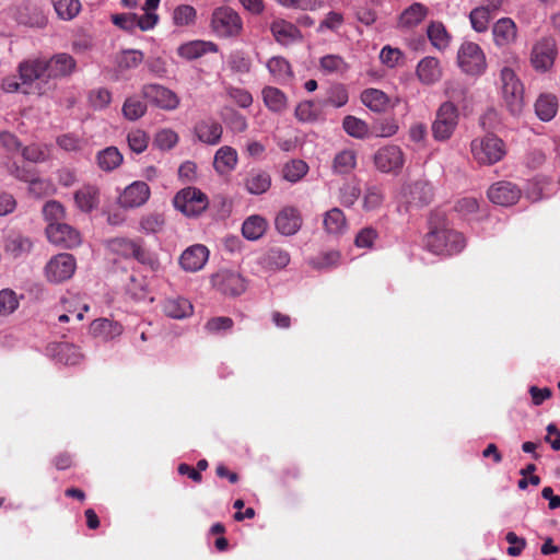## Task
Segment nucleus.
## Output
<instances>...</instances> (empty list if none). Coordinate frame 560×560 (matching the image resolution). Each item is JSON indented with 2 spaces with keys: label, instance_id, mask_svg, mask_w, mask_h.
<instances>
[{
  "label": "nucleus",
  "instance_id": "1",
  "mask_svg": "<svg viewBox=\"0 0 560 560\" xmlns=\"http://www.w3.org/2000/svg\"><path fill=\"white\" fill-rule=\"evenodd\" d=\"M425 247L438 255H452L462 252L466 246L464 235L452 229L450 223L435 214L430 219V231L425 235Z\"/></svg>",
  "mask_w": 560,
  "mask_h": 560
},
{
  "label": "nucleus",
  "instance_id": "2",
  "mask_svg": "<svg viewBox=\"0 0 560 560\" xmlns=\"http://www.w3.org/2000/svg\"><path fill=\"white\" fill-rule=\"evenodd\" d=\"M446 93L450 100L440 105L431 126L432 136L436 141H446L453 136L459 119L456 103L460 102L465 95V90L452 89L447 90Z\"/></svg>",
  "mask_w": 560,
  "mask_h": 560
},
{
  "label": "nucleus",
  "instance_id": "3",
  "mask_svg": "<svg viewBox=\"0 0 560 560\" xmlns=\"http://www.w3.org/2000/svg\"><path fill=\"white\" fill-rule=\"evenodd\" d=\"M109 248L113 253L124 258L136 259L153 271L160 268L158 256L144 246V242L141 238L116 237L109 241Z\"/></svg>",
  "mask_w": 560,
  "mask_h": 560
},
{
  "label": "nucleus",
  "instance_id": "4",
  "mask_svg": "<svg viewBox=\"0 0 560 560\" xmlns=\"http://www.w3.org/2000/svg\"><path fill=\"white\" fill-rule=\"evenodd\" d=\"M470 151L475 161L481 165L495 164L506 153L504 142L492 133L474 139L470 143Z\"/></svg>",
  "mask_w": 560,
  "mask_h": 560
},
{
  "label": "nucleus",
  "instance_id": "5",
  "mask_svg": "<svg viewBox=\"0 0 560 560\" xmlns=\"http://www.w3.org/2000/svg\"><path fill=\"white\" fill-rule=\"evenodd\" d=\"M501 93L511 114L521 113L524 105V88L515 71L505 66L500 71Z\"/></svg>",
  "mask_w": 560,
  "mask_h": 560
},
{
  "label": "nucleus",
  "instance_id": "6",
  "mask_svg": "<svg viewBox=\"0 0 560 560\" xmlns=\"http://www.w3.org/2000/svg\"><path fill=\"white\" fill-rule=\"evenodd\" d=\"M457 65L468 75H481L487 69L486 55L477 43L465 40L457 50Z\"/></svg>",
  "mask_w": 560,
  "mask_h": 560
},
{
  "label": "nucleus",
  "instance_id": "7",
  "mask_svg": "<svg viewBox=\"0 0 560 560\" xmlns=\"http://www.w3.org/2000/svg\"><path fill=\"white\" fill-rule=\"evenodd\" d=\"M558 56L556 39L552 36H542L537 39L529 52V63L535 71L546 73L550 71Z\"/></svg>",
  "mask_w": 560,
  "mask_h": 560
},
{
  "label": "nucleus",
  "instance_id": "8",
  "mask_svg": "<svg viewBox=\"0 0 560 560\" xmlns=\"http://www.w3.org/2000/svg\"><path fill=\"white\" fill-rule=\"evenodd\" d=\"M213 33L219 37H236L243 30L240 14L229 7L217 8L210 22Z\"/></svg>",
  "mask_w": 560,
  "mask_h": 560
},
{
  "label": "nucleus",
  "instance_id": "9",
  "mask_svg": "<svg viewBox=\"0 0 560 560\" xmlns=\"http://www.w3.org/2000/svg\"><path fill=\"white\" fill-rule=\"evenodd\" d=\"M173 205L186 217H198L208 208L209 201L199 188L186 187L175 195Z\"/></svg>",
  "mask_w": 560,
  "mask_h": 560
},
{
  "label": "nucleus",
  "instance_id": "10",
  "mask_svg": "<svg viewBox=\"0 0 560 560\" xmlns=\"http://www.w3.org/2000/svg\"><path fill=\"white\" fill-rule=\"evenodd\" d=\"M77 268L75 258L68 253L58 254L50 258L45 266V275L48 281L60 283L69 280Z\"/></svg>",
  "mask_w": 560,
  "mask_h": 560
},
{
  "label": "nucleus",
  "instance_id": "11",
  "mask_svg": "<svg viewBox=\"0 0 560 560\" xmlns=\"http://www.w3.org/2000/svg\"><path fill=\"white\" fill-rule=\"evenodd\" d=\"M151 197V189L145 182L136 180L126 186L117 198V203L125 210L144 206Z\"/></svg>",
  "mask_w": 560,
  "mask_h": 560
},
{
  "label": "nucleus",
  "instance_id": "12",
  "mask_svg": "<svg viewBox=\"0 0 560 560\" xmlns=\"http://www.w3.org/2000/svg\"><path fill=\"white\" fill-rule=\"evenodd\" d=\"M405 163L402 150L395 144L385 145L374 154L375 167L382 173H397Z\"/></svg>",
  "mask_w": 560,
  "mask_h": 560
},
{
  "label": "nucleus",
  "instance_id": "13",
  "mask_svg": "<svg viewBox=\"0 0 560 560\" xmlns=\"http://www.w3.org/2000/svg\"><path fill=\"white\" fill-rule=\"evenodd\" d=\"M46 235L50 243L63 248H74L82 242L79 231L65 222L48 224Z\"/></svg>",
  "mask_w": 560,
  "mask_h": 560
},
{
  "label": "nucleus",
  "instance_id": "14",
  "mask_svg": "<svg viewBox=\"0 0 560 560\" xmlns=\"http://www.w3.org/2000/svg\"><path fill=\"white\" fill-rule=\"evenodd\" d=\"M141 94L150 103L165 110H173L179 105L178 96L170 89L160 84L144 85Z\"/></svg>",
  "mask_w": 560,
  "mask_h": 560
},
{
  "label": "nucleus",
  "instance_id": "15",
  "mask_svg": "<svg viewBox=\"0 0 560 560\" xmlns=\"http://www.w3.org/2000/svg\"><path fill=\"white\" fill-rule=\"evenodd\" d=\"M18 72L22 85L30 90L35 81L47 79L46 59L34 58L23 60L19 63Z\"/></svg>",
  "mask_w": 560,
  "mask_h": 560
},
{
  "label": "nucleus",
  "instance_id": "16",
  "mask_svg": "<svg viewBox=\"0 0 560 560\" xmlns=\"http://www.w3.org/2000/svg\"><path fill=\"white\" fill-rule=\"evenodd\" d=\"M521 189L511 182H498L488 189V198L491 202L510 207L515 205L521 198Z\"/></svg>",
  "mask_w": 560,
  "mask_h": 560
},
{
  "label": "nucleus",
  "instance_id": "17",
  "mask_svg": "<svg viewBox=\"0 0 560 560\" xmlns=\"http://www.w3.org/2000/svg\"><path fill=\"white\" fill-rule=\"evenodd\" d=\"M212 283L221 293L232 296L242 294L246 289L245 280L241 275L229 270L215 273L212 277Z\"/></svg>",
  "mask_w": 560,
  "mask_h": 560
},
{
  "label": "nucleus",
  "instance_id": "18",
  "mask_svg": "<svg viewBox=\"0 0 560 560\" xmlns=\"http://www.w3.org/2000/svg\"><path fill=\"white\" fill-rule=\"evenodd\" d=\"M302 215L294 207H284L279 211L275 219V226L277 231L285 236H291L298 233L302 226Z\"/></svg>",
  "mask_w": 560,
  "mask_h": 560
},
{
  "label": "nucleus",
  "instance_id": "19",
  "mask_svg": "<svg viewBox=\"0 0 560 560\" xmlns=\"http://www.w3.org/2000/svg\"><path fill=\"white\" fill-rule=\"evenodd\" d=\"M46 350L51 359L65 365L79 364L83 359L79 348L69 342H54L48 345Z\"/></svg>",
  "mask_w": 560,
  "mask_h": 560
},
{
  "label": "nucleus",
  "instance_id": "20",
  "mask_svg": "<svg viewBox=\"0 0 560 560\" xmlns=\"http://www.w3.org/2000/svg\"><path fill=\"white\" fill-rule=\"evenodd\" d=\"M493 43L499 48L513 45L517 39V26L511 18H501L492 25Z\"/></svg>",
  "mask_w": 560,
  "mask_h": 560
},
{
  "label": "nucleus",
  "instance_id": "21",
  "mask_svg": "<svg viewBox=\"0 0 560 560\" xmlns=\"http://www.w3.org/2000/svg\"><path fill=\"white\" fill-rule=\"evenodd\" d=\"M405 197L411 206H427L433 199V187L428 180H416L405 188Z\"/></svg>",
  "mask_w": 560,
  "mask_h": 560
},
{
  "label": "nucleus",
  "instance_id": "22",
  "mask_svg": "<svg viewBox=\"0 0 560 560\" xmlns=\"http://www.w3.org/2000/svg\"><path fill=\"white\" fill-rule=\"evenodd\" d=\"M416 75L424 85H433L438 83L443 75V70L439 59L432 56L422 58L417 65Z\"/></svg>",
  "mask_w": 560,
  "mask_h": 560
},
{
  "label": "nucleus",
  "instance_id": "23",
  "mask_svg": "<svg viewBox=\"0 0 560 560\" xmlns=\"http://www.w3.org/2000/svg\"><path fill=\"white\" fill-rule=\"evenodd\" d=\"M47 79H57L70 75L77 67V62L72 56L66 52L54 55L46 60Z\"/></svg>",
  "mask_w": 560,
  "mask_h": 560
},
{
  "label": "nucleus",
  "instance_id": "24",
  "mask_svg": "<svg viewBox=\"0 0 560 560\" xmlns=\"http://www.w3.org/2000/svg\"><path fill=\"white\" fill-rule=\"evenodd\" d=\"M197 139L208 145H215L221 141L223 129L214 119H202L194 127Z\"/></svg>",
  "mask_w": 560,
  "mask_h": 560
},
{
  "label": "nucleus",
  "instance_id": "25",
  "mask_svg": "<svg viewBox=\"0 0 560 560\" xmlns=\"http://www.w3.org/2000/svg\"><path fill=\"white\" fill-rule=\"evenodd\" d=\"M209 252L203 245L188 247L182 254L179 264L184 270L195 272L200 270L208 260Z\"/></svg>",
  "mask_w": 560,
  "mask_h": 560
},
{
  "label": "nucleus",
  "instance_id": "26",
  "mask_svg": "<svg viewBox=\"0 0 560 560\" xmlns=\"http://www.w3.org/2000/svg\"><path fill=\"white\" fill-rule=\"evenodd\" d=\"M217 51H218L217 44H214L213 42L199 40V39L185 43L177 48V54L186 60H194V59L202 57L207 52H217Z\"/></svg>",
  "mask_w": 560,
  "mask_h": 560
},
{
  "label": "nucleus",
  "instance_id": "27",
  "mask_svg": "<svg viewBox=\"0 0 560 560\" xmlns=\"http://www.w3.org/2000/svg\"><path fill=\"white\" fill-rule=\"evenodd\" d=\"M74 203L82 212H91L100 202V190L94 185H84L74 192Z\"/></svg>",
  "mask_w": 560,
  "mask_h": 560
},
{
  "label": "nucleus",
  "instance_id": "28",
  "mask_svg": "<svg viewBox=\"0 0 560 560\" xmlns=\"http://www.w3.org/2000/svg\"><path fill=\"white\" fill-rule=\"evenodd\" d=\"M4 252L13 259L26 256L33 249V242L30 237L22 234H12L4 241Z\"/></svg>",
  "mask_w": 560,
  "mask_h": 560
},
{
  "label": "nucleus",
  "instance_id": "29",
  "mask_svg": "<svg viewBox=\"0 0 560 560\" xmlns=\"http://www.w3.org/2000/svg\"><path fill=\"white\" fill-rule=\"evenodd\" d=\"M237 164V152L229 145L221 147L214 154L213 167L220 175L231 173Z\"/></svg>",
  "mask_w": 560,
  "mask_h": 560
},
{
  "label": "nucleus",
  "instance_id": "30",
  "mask_svg": "<svg viewBox=\"0 0 560 560\" xmlns=\"http://www.w3.org/2000/svg\"><path fill=\"white\" fill-rule=\"evenodd\" d=\"M270 30L275 39L282 45H289L301 38L300 30L284 20L273 21Z\"/></svg>",
  "mask_w": 560,
  "mask_h": 560
},
{
  "label": "nucleus",
  "instance_id": "31",
  "mask_svg": "<svg viewBox=\"0 0 560 560\" xmlns=\"http://www.w3.org/2000/svg\"><path fill=\"white\" fill-rule=\"evenodd\" d=\"M428 13L429 9L424 4L415 2L400 14L399 26L412 28L419 25L427 18Z\"/></svg>",
  "mask_w": 560,
  "mask_h": 560
},
{
  "label": "nucleus",
  "instance_id": "32",
  "mask_svg": "<svg viewBox=\"0 0 560 560\" xmlns=\"http://www.w3.org/2000/svg\"><path fill=\"white\" fill-rule=\"evenodd\" d=\"M91 332L93 336L102 338L104 340L114 339L121 335L122 326L107 318H98L92 322Z\"/></svg>",
  "mask_w": 560,
  "mask_h": 560
},
{
  "label": "nucleus",
  "instance_id": "33",
  "mask_svg": "<svg viewBox=\"0 0 560 560\" xmlns=\"http://www.w3.org/2000/svg\"><path fill=\"white\" fill-rule=\"evenodd\" d=\"M362 103L375 113H384L389 106V97L378 89H366L361 93Z\"/></svg>",
  "mask_w": 560,
  "mask_h": 560
},
{
  "label": "nucleus",
  "instance_id": "34",
  "mask_svg": "<svg viewBox=\"0 0 560 560\" xmlns=\"http://www.w3.org/2000/svg\"><path fill=\"white\" fill-rule=\"evenodd\" d=\"M191 303L184 298H170L163 304L166 316L182 319L192 314Z\"/></svg>",
  "mask_w": 560,
  "mask_h": 560
},
{
  "label": "nucleus",
  "instance_id": "35",
  "mask_svg": "<svg viewBox=\"0 0 560 560\" xmlns=\"http://www.w3.org/2000/svg\"><path fill=\"white\" fill-rule=\"evenodd\" d=\"M357 166V152L345 149L338 152L332 160V172L339 175L350 174Z\"/></svg>",
  "mask_w": 560,
  "mask_h": 560
},
{
  "label": "nucleus",
  "instance_id": "36",
  "mask_svg": "<svg viewBox=\"0 0 560 560\" xmlns=\"http://www.w3.org/2000/svg\"><path fill=\"white\" fill-rule=\"evenodd\" d=\"M323 102L304 101L295 108V117L301 122H315L322 118Z\"/></svg>",
  "mask_w": 560,
  "mask_h": 560
},
{
  "label": "nucleus",
  "instance_id": "37",
  "mask_svg": "<svg viewBox=\"0 0 560 560\" xmlns=\"http://www.w3.org/2000/svg\"><path fill=\"white\" fill-rule=\"evenodd\" d=\"M267 226L265 218L258 214L250 215L243 222L242 234L248 241H257L266 233Z\"/></svg>",
  "mask_w": 560,
  "mask_h": 560
},
{
  "label": "nucleus",
  "instance_id": "38",
  "mask_svg": "<svg viewBox=\"0 0 560 560\" xmlns=\"http://www.w3.org/2000/svg\"><path fill=\"white\" fill-rule=\"evenodd\" d=\"M262 100L266 107L275 113L283 112L288 106V98L285 94L275 86H266L262 92Z\"/></svg>",
  "mask_w": 560,
  "mask_h": 560
},
{
  "label": "nucleus",
  "instance_id": "39",
  "mask_svg": "<svg viewBox=\"0 0 560 560\" xmlns=\"http://www.w3.org/2000/svg\"><path fill=\"white\" fill-rule=\"evenodd\" d=\"M271 185V178L268 173L264 171H252L248 173L245 187L252 195H261L266 192Z\"/></svg>",
  "mask_w": 560,
  "mask_h": 560
},
{
  "label": "nucleus",
  "instance_id": "40",
  "mask_svg": "<svg viewBox=\"0 0 560 560\" xmlns=\"http://www.w3.org/2000/svg\"><path fill=\"white\" fill-rule=\"evenodd\" d=\"M427 34L432 46L440 51L445 50L451 44V35L441 22H432L428 26Z\"/></svg>",
  "mask_w": 560,
  "mask_h": 560
},
{
  "label": "nucleus",
  "instance_id": "41",
  "mask_svg": "<svg viewBox=\"0 0 560 560\" xmlns=\"http://www.w3.org/2000/svg\"><path fill=\"white\" fill-rule=\"evenodd\" d=\"M558 110V100L553 94H541L535 103V112L539 119L551 120Z\"/></svg>",
  "mask_w": 560,
  "mask_h": 560
},
{
  "label": "nucleus",
  "instance_id": "42",
  "mask_svg": "<svg viewBox=\"0 0 560 560\" xmlns=\"http://www.w3.org/2000/svg\"><path fill=\"white\" fill-rule=\"evenodd\" d=\"M97 165L105 172H112L122 163V154L116 147H108L97 153Z\"/></svg>",
  "mask_w": 560,
  "mask_h": 560
},
{
  "label": "nucleus",
  "instance_id": "43",
  "mask_svg": "<svg viewBox=\"0 0 560 560\" xmlns=\"http://www.w3.org/2000/svg\"><path fill=\"white\" fill-rule=\"evenodd\" d=\"M343 130L352 138L365 139L371 136L369 125L354 116L348 115L342 120Z\"/></svg>",
  "mask_w": 560,
  "mask_h": 560
},
{
  "label": "nucleus",
  "instance_id": "44",
  "mask_svg": "<svg viewBox=\"0 0 560 560\" xmlns=\"http://www.w3.org/2000/svg\"><path fill=\"white\" fill-rule=\"evenodd\" d=\"M324 228L328 233L341 234L347 229V221L339 208H332L324 215Z\"/></svg>",
  "mask_w": 560,
  "mask_h": 560
},
{
  "label": "nucleus",
  "instance_id": "45",
  "mask_svg": "<svg viewBox=\"0 0 560 560\" xmlns=\"http://www.w3.org/2000/svg\"><path fill=\"white\" fill-rule=\"evenodd\" d=\"M165 225L164 214L160 212H149L141 215L139 220V231L144 234L160 233Z\"/></svg>",
  "mask_w": 560,
  "mask_h": 560
},
{
  "label": "nucleus",
  "instance_id": "46",
  "mask_svg": "<svg viewBox=\"0 0 560 560\" xmlns=\"http://www.w3.org/2000/svg\"><path fill=\"white\" fill-rule=\"evenodd\" d=\"M21 154L25 161L31 163H44L50 158V147L43 143H31L21 149Z\"/></svg>",
  "mask_w": 560,
  "mask_h": 560
},
{
  "label": "nucleus",
  "instance_id": "47",
  "mask_svg": "<svg viewBox=\"0 0 560 560\" xmlns=\"http://www.w3.org/2000/svg\"><path fill=\"white\" fill-rule=\"evenodd\" d=\"M290 262V255L281 248H270L262 257V265L269 269H282Z\"/></svg>",
  "mask_w": 560,
  "mask_h": 560
},
{
  "label": "nucleus",
  "instance_id": "48",
  "mask_svg": "<svg viewBox=\"0 0 560 560\" xmlns=\"http://www.w3.org/2000/svg\"><path fill=\"white\" fill-rule=\"evenodd\" d=\"M384 201V190L378 185H368L363 196V208L366 211L378 209Z\"/></svg>",
  "mask_w": 560,
  "mask_h": 560
},
{
  "label": "nucleus",
  "instance_id": "49",
  "mask_svg": "<svg viewBox=\"0 0 560 560\" xmlns=\"http://www.w3.org/2000/svg\"><path fill=\"white\" fill-rule=\"evenodd\" d=\"M51 2L57 15L65 21L72 20L81 10L79 0H51Z\"/></svg>",
  "mask_w": 560,
  "mask_h": 560
},
{
  "label": "nucleus",
  "instance_id": "50",
  "mask_svg": "<svg viewBox=\"0 0 560 560\" xmlns=\"http://www.w3.org/2000/svg\"><path fill=\"white\" fill-rule=\"evenodd\" d=\"M27 184L28 192L36 198L50 196L56 191L55 185L50 179L42 178L37 176V174H35Z\"/></svg>",
  "mask_w": 560,
  "mask_h": 560
},
{
  "label": "nucleus",
  "instance_id": "51",
  "mask_svg": "<svg viewBox=\"0 0 560 560\" xmlns=\"http://www.w3.org/2000/svg\"><path fill=\"white\" fill-rule=\"evenodd\" d=\"M121 110L126 119L135 121L145 114L147 105L138 97L130 96L124 102Z\"/></svg>",
  "mask_w": 560,
  "mask_h": 560
},
{
  "label": "nucleus",
  "instance_id": "52",
  "mask_svg": "<svg viewBox=\"0 0 560 560\" xmlns=\"http://www.w3.org/2000/svg\"><path fill=\"white\" fill-rule=\"evenodd\" d=\"M43 215L48 224L60 223L66 220V209L61 202L49 200L43 207Z\"/></svg>",
  "mask_w": 560,
  "mask_h": 560
},
{
  "label": "nucleus",
  "instance_id": "53",
  "mask_svg": "<svg viewBox=\"0 0 560 560\" xmlns=\"http://www.w3.org/2000/svg\"><path fill=\"white\" fill-rule=\"evenodd\" d=\"M143 54L137 49L124 50L117 57V67L121 71L137 68L143 61Z\"/></svg>",
  "mask_w": 560,
  "mask_h": 560
},
{
  "label": "nucleus",
  "instance_id": "54",
  "mask_svg": "<svg viewBox=\"0 0 560 560\" xmlns=\"http://www.w3.org/2000/svg\"><path fill=\"white\" fill-rule=\"evenodd\" d=\"M197 12L194 7L180 4L174 9L173 22L177 26H188L195 23Z\"/></svg>",
  "mask_w": 560,
  "mask_h": 560
},
{
  "label": "nucleus",
  "instance_id": "55",
  "mask_svg": "<svg viewBox=\"0 0 560 560\" xmlns=\"http://www.w3.org/2000/svg\"><path fill=\"white\" fill-rule=\"evenodd\" d=\"M269 72L278 80H284L292 75L290 63L282 57H272L267 62Z\"/></svg>",
  "mask_w": 560,
  "mask_h": 560
},
{
  "label": "nucleus",
  "instance_id": "56",
  "mask_svg": "<svg viewBox=\"0 0 560 560\" xmlns=\"http://www.w3.org/2000/svg\"><path fill=\"white\" fill-rule=\"evenodd\" d=\"M491 20L492 18L488 14V12L480 7L472 9L469 13L471 27L477 33L487 32Z\"/></svg>",
  "mask_w": 560,
  "mask_h": 560
},
{
  "label": "nucleus",
  "instance_id": "57",
  "mask_svg": "<svg viewBox=\"0 0 560 560\" xmlns=\"http://www.w3.org/2000/svg\"><path fill=\"white\" fill-rule=\"evenodd\" d=\"M20 301L11 289L0 291V316H8L19 307Z\"/></svg>",
  "mask_w": 560,
  "mask_h": 560
},
{
  "label": "nucleus",
  "instance_id": "58",
  "mask_svg": "<svg viewBox=\"0 0 560 560\" xmlns=\"http://www.w3.org/2000/svg\"><path fill=\"white\" fill-rule=\"evenodd\" d=\"M130 150L137 154L144 152L149 144V136L141 129H133L127 135Z\"/></svg>",
  "mask_w": 560,
  "mask_h": 560
},
{
  "label": "nucleus",
  "instance_id": "59",
  "mask_svg": "<svg viewBox=\"0 0 560 560\" xmlns=\"http://www.w3.org/2000/svg\"><path fill=\"white\" fill-rule=\"evenodd\" d=\"M361 195L358 184L347 182L339 189V201L345 207H352Z\"/></svg>",
  "mask_w": 560,
  "mask_h": 560
},
{
  "label": "nucleus",
  "instance_id": "60",
  "mask_svg": "<svg viewBox=\"0 0 560 560\" xmlns=\"http://www.w3.org/2000/svg\"><path fill=\"white\" fill-rule=\"evenodd\" d=\"M308 171V166L301 160H293L283 168V177L290 183L299 182Z\"/></svg>",
  "mask_w": 560,
  "mask_h": 560
},
{
  "label": "nucleus",
  "instance_id": "61",
  "mask_svg": "<svg viewBox=\"0 0 560 560\" xmlns=\"http://www.w3.org/2000/svg\"><path fill=\"white\" fill-rule=\"evenodd\" d=\"M399 127L394 118H385L376 122L371 130L375 137L388 138L397 133Z\"/></svg>",
  "mask_w": 560,
  "mask_h": 560
},
{
  "label": "nucleus",
  "instance_id": "62",
  "mask_svg": "<svg viewBox=\"0 0 560 560\" xmlns=\"http://www.w3.org/2000/svg\"><path fill=\"white\" fill-rule=\"evenodd\" d=\"M320 68L326 73H341L347 70V65L340 56L327 55L320 59Z\"/></svg>",
  "mask_w": 560,
  "mask_h": 560
},
{
  "label": "nucleus",
  "instance_id": "63",
  "mask_svg": "<svg viewBox=\"0 0 560 560\" xmlns=\"http://www.w3.org/2000/svg\"><path fill=\"white\" fill-rule=\"evenodd\" d=\"M402 57L404 54L400 49L388 45L384 46L380 52L381 62L388 68L397 67L400 63Z\"/></svg>",
  "mask_w": 560,
  "mask_h": 560
},
{
  "label": "nucleus",
  "instance_id": "64",
  "mask_svg": "<svg viewBox=\"0 0 560 560\" xmlns=\"http://www.w3.org/2000/svg\"><path fill=\"white\" fill-rule=\"evenodd\" d=\"M454 209L460 215L469 217L479 210V201L475 197H463L456 201Z\"/></svg>",
  "mask_w": 560,
  "mask_h": 560
}]
</instances>
